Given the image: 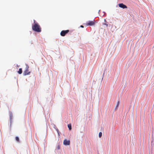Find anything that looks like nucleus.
<instances>
[{
  "mask_svg": "<svg viewBox=\"0 0 154 154\" xmlns=\"http://www.w3.org/2000/svg\"><path fill=\"white\" fill-rule=\"evenodd\" d=\"M29 66L27 64H26L25 70L23 73V75H24L25 76L29 75L30 74L31 72L29 71Z\"/></svg>",
  "mask_w": 154,
  "mask_h": 154,
  "instance_id": "f03ea898",
  "label": "nucleus"
},
{
  "mask_svg": "<svg viewBox=\"0 0 154 154\" xmlns=\"http://www.w3.org/2000/svg\"><path fill=\"white\" fill-rule=\"evenodd\" d=\"M15 139L18 142H20L19 139L18 137H15Z\"/></svg>",
  "mask_w": 154,
  "mask_h": 154,
  "instance_id": "1a4fd4ad",
  "label": "nucleus"
},
{
  "mask_svg": "<svg viewBox=\"0 0 154 154\" xmlns=\"http://www.w3.org/2000/svg\"><path fill=\"white\" fill-rule=\"evenodd\" d=\"M18 73L20 74H22V70L21 68H20L19 69V70L18 71Z\"/></svg>",
  "mask_w": 154,
  "mask_h": 154,
  "instance_id": "0eeeda50",
  "label": "nucleus"
},
{
  "mask_svg": "<svg viewBox=\"0 0 154 154\" xmlns=\"http://www.w3.org/2000/svg\"><path fill=\"white\" fill-rule=\"evenodd\" d=\"M13 117V115L12 113H10V119H12V117Z\"/></svg>",
  "mask_w": 154,
  "mask_h": 154,
  "instance_id": "9d476101",
  "label": "nucleus"
},
{
  "mask_svg": "<svg viewBox=\"0 0 154 154\" xmlns=\"http://www.w3.org/2000/svg\"><path fill=\"white\" fill-rule=\"evenodd\" d=\"M68 127L69 130H71L72 129V126L71 124H69L68 125Z\"/></svg>",
  "mask_w": 154,
  "mask_h": 154,
  "instance_id": "6e6552de",
  "label": "nucleus"
},
{
  "mask_svg": "<svg viewBox=\"0 0 154 154\" xmlns=\"http://www.w3.org/2000/svg\"><path fill=\"white\" fill-rule=\"evenodd\" d=\"M119 7L123 8V9L127 8V6L123 3H121L119 4Z\"/></svg>",
  "mask_w": 154,
  "mask_h": 154,
  "instance_id": "39448f33",
  "label": "nucleus"
},
{
  "mask_svg": "<svg viewBox=\"0 0 154 154\" xmlns=\"http://www.w3.org/2000/svg\"><path fill=\"white\" fill-rule=\"evenodd\" d=\"M95 24L94 20L93 21H89L86 25L87 26H92L94 25Z\"/></svg>",
  "mask_w": 154,
  "mask_h": 154,
  "instance_id": "7ed1b4c3",
  "label": "nucleus"
},
{
  "mask_svg": "<svg viewBox=\"0 0 154 154\" xmlns=\"http://www.w3.org/2000/svg\"><path fill=\"white\" fill-rule=\"evenodd\" d=\"M102 135V133L101 132H99V137H101Z\"/></svg>",
  "mask_w": 154,
  "mask_h": 154,
  "instance_id": "9b49d317",
  "label": "nucleus"
},
{
  "mask_svg": "<svg viewBox=\"0 0 154 154\" xmlns=\"http://www.w3.org/2000/svg\"><path fill=\"white\" fill-rule=\"evenodd\" d=\"M119 104H120V102H119V101H118V102L117 103V106H119Z\"/></svg>",
  "mask_w": 154,
  "mask_h": 154,
  "instance_id": "f8f14e48",
  "label": "nucleus"
},
{
  "mask_svg": "<svg viewBox=\"0 0 154 154\" xmlns=\"http://www.w3.org/2000/svg\"><path fill=\"white\" fill-rule=\"evenodd\" d=\"M35 21L34 20V24L32 26V29L37 32H40L41 31V28L40 26L37 23H35Z\"/></svg>",
  "mask_w": 154,
  "mask_h": 154,
  "instance_id": "f257e3e1",
  "label": "nucleus"
},
{
  "mask_svg": "<svg viewBox=\"0 0 154 154\" xmlns=\"http://www.w3.org/2000/svg\"><path fill=\"white\" fill-rule=\"evenodd\" d=\"M69 30H63L61 31L60 32V35L62 36H64L66 34L68 33L69 32Z\"/></svg>",
  "mask_w": 154,
  "mask_h": 154,
  "instance_id": "20e7f679",
  "label": "nucleus"
},
{
  "mask_svg": "<svg viewBox=\"0 0 154 154\" xmlns=\"http://www.w3.org/2000/svg\"><path fill=\"white\" fill-rule=\"evenodd\" d=\"M80 27L82 28H83L84 27V26H82V25H81L80 26Z\"/></svg>",
  "mask_w": 154,
  "mask_h": 154,
  "instance_id": "4468645a",
  "label": "nucleus"
},
{
  "mask_svg": "<svg viewBox=\"0 0 154 154\" xmlns=\"http://www.w3.org/2000/svg\"><path fill=\"white\" fill-rule=\"evenodd\" d=\"M70 141L69 140H64L63 141V144L65 145H68L70 144Z\"/></svg>",
  "mask_w": 154,
  "mask_h": 154,
  "instance_id": "423d86ee",
  "label": "nucleus"
},
{
  "mask_svg": "<svg viewBox=\"0 0 154 154\" xmlns=\"http://www.w3.org/2000/svg\"><path fill=\"white\" fill-rule=\"evenodd\" d=\"M104 25L106 26H108V24L106 23H104Z\"/></svg>",
  "mask_w": 154,
  "mask_h": 154,
  "instance_id": "ddd939ff",
  "label": "nucleus"
}]
</instances>
